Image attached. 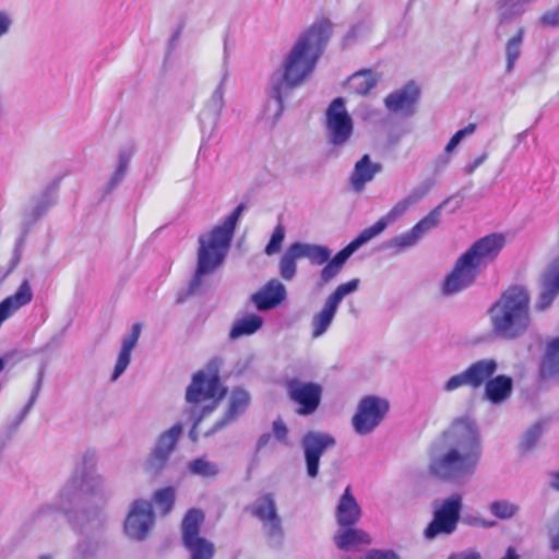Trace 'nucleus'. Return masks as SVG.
Here are the masks:
<instances>
[{"mask_svg":"<svg viewBox=\"0 0 559 559\" xmlns=\"http://www.w3.org/2000/svg\"><path fill=\"white\" fill-rule=\"evenodd\" d=\"M448 559H480V555L476 551H464L453 554Z\"/></svg>","mask_w":559,"mask_h":559,"instance_id":"53","label":"nucleus"},{"mask_svg":"<svg viewBox=\"0 0 559 559\" xmlns=\"http://www.w3.org/2000/svg\"><path fill=\"white\" fill-rule=\"evenodd\" d=\"M462 522L469 526H479V527H492L495 526V522L487 521L479 515H465L462 518Z\"/></svg>","mask_w":559,"mask_h":559,"instance_id":"48","label":"nucleus"},{"mask_svg":"<svg viewBox=\"0 0 559 559\" xmlns=\"http://www.w3.org/2000/svg\"><path fill=\"white\" fill-rule=\"evenodd\" d=\"M389 412V402L374 395L362 397L352 418V425L356 433L360 436L372 432L383 420Z\"/></svg>","mask_w":559,"mask_h":559,"instance_id":"15","label":"nucleus"},{"mask_svg":"<svg viewBox=\"0 0 559 559\" xmlns=\"http://www.w3.org/2000/svg\"><path fill=\"white\" fill-rule=\"evenodd\" d=\"M331 250L326 246L296 241L290 243L278 262V274L285 281H292L297 274V261L307 259L311 264L323 265L319 273V286L324 287L334 281L342 269L330 261Z\"/></svg>","mask_w":559,"mask_h":559,"instance_id":"6","label":"nucleus"},{"mask_svg":"<svg viewBox=\"0 0 559 559\" xmlns=\"http://www.w3.org/2000/svg\"><path fill=\"white\" fill-rule=\"evenodd\" d=\"M4 368V359L0 358V371Z\"/></svg>","mask_w":559,"mask_h":559,"instance_id":"62","label":"nucleus"},{"mask_svg":"<svg viewBox=\"0 0 559 559\" xmlns=\"http://www.w3.org/2000/svg\"><path fill=\"white\" fill-rule=\"evenodd\" d=\"M504 243L506 239L500 234H491L474 242L443 280L442 295L452 296L471 287L481 271L498 257Z\"/></svg>","mask_w":559,"mask_h":559,"instance_id":"4","label":"nucleus"},{"mask_svg":"<svg viewBox=\"0 0 559 559\" xmlns=\"http://www.w3.org/2000/svg\"><path fill=\"white\" fill-rule=\"evenodd\" d=\"M326 129L334 146L344 145L353 134V120L341 97L332 100L326 110Z\"/></svg>","mask_w":559,"mask_h":559,"instance_id":"16","label":"nucleus"},{"mask_svg":"<svg viewBox=\"0 0 559 559\" xmlns=\"http://www.w3.org/2000/svg\"><path fill=\"white\" fill-rule=\"evenodd\" d=\"M131 157L132 152L128 148L121 150L119 152L116 170L105 186V191L107 193H110L122 182L123 178L126 177Z\"/></svg>","mask_w":559,"mask_h":559,"instance_id":"36","label":"nucleus"},{"mask_svg":"<svg viewBox=\"0 0 559 559\" xmlns=\"http://www.w3.org/2000/svg\"><path fill=\"white\" fill-rule=\"evenodd\" d=\"M99 515H100V511H95V512H94V516H95L97 520H98Z\"/></svg>","mask_w":559,"mask_h":559,"instance_id":"63","label":"nucleus"},{"mask_svg":"<svg viewBox=\"0 0 559 559\" xmlns=\"http://www.w3.org/2000/svg\"><path fill=\"white\" fill-rule=\"evenodd\" d=\"M335 444V438L325 432L308 431L304 435L300 445L305 455L307 475L310 478L318 476L321 456Z\"/></svg>","mask_w":559,"mask_h":559,"instance_id":"17","label":"nucleus"},{"mask_svg":"<svg viewBox=\"0 0 559 559\" xmlns=\"http://www.w3.org/2000/svg\"><path fill=\"white\" fill-rule=\"evenodd\" d=\"M361 28H362L361 24H357V25H354L353 27H350V29L345 35V38H344L345 43L347 44L350 40L355 39Z\"/></svg>","mask_w":559,"mask_h":559,"instance_id":"55","label":"nucleus"},{"mask_svg":"<svg viewBox=\"0 0 559 559\" xmlns=\"http://www.w3.org/2000/svg\"><path fill=\"white\" fill-rule=\"evenodd\" d=\"M543 433V427L540 424H535L526 430L524 433L521 445L525 450L533 449Z\"/></svg>","mask_w":559,"mask_h":559,"instance_id":"43","label":"nucleus"},{"mask_svg":"<svg viewBox=\"0 0 559 559\" xmlns=\"http://www.w3.org/2000/svg\"><path fill=\"white\" fill-rule=\"evenodd\" d=\"M44 374H45V368H40L39 371H38V374H37L36 383L34 385L33 392L31 394V397L33 400H37V396H38V394L40 392V389H41V384H43V380H44Z\"/></svg>","mask_w":559,"mask_h":559,"instance_id":"52","label":"nucleus"},{"mask_svg":"<svg viewBox=\"0 0 559 559\" xmlns=\"http://www.w3.org/2000/svg\"><path fill=\"white\" fill-rule=\"evenodd\" d=\"M491 332L501 340H515L526 333L531 324L530 296L525 288L507 289L489 310Z\"/></svg>","mask_w":559,"mask_h":559,"instance_id":"5","label":"nucleus"},{"mask_svg":"<svg viewBox=\"0 0 559 559\" xmlns=\"http://www.w3.org/2000/svg\"><path fill=\"white\" fill-rule=\"evenodd\" d=\"M475 124L469 123L465 128L459 130L454 133V135L450 139L448 144L445 145L444 153L450 154L452 151L455 150V147L461 143V141L467 136L474 133L475 131Z\"/></svg>","mask_w":559,"mask_h":559,"instance_id":"44","label":"nucleus"},{"mask_svg":"<svg viewBox=\"0 0 559 559\" xmlns=\"http://www.w3.org/2000/svg\"><path fill=\"white\" fill-rule=\"evenodd\" d=\"M481 457L477 426L468 416L455 418L431 445L428 471L445 481L471 478Z\"/></svg>","mask_w":559,"mask_h":559,"instance_id":"1","label":"nucleus"},{"mask_svg":"<svg viewBox=\"0 0 559 559\" xmlns=\"http://www.w3.org/2000/svg\"><path fill=\"white\" fill-rule=\"evenodd\" d=\"M56 203L55 188L48 187L34 197L23 210V224L26 227L38 222Z\"/></svg>","mask_w":559,"mask_h":559,"instance_id":"23","label":"nucleus"},{"mask_svg":"<svg viewBox=\"0 0 559 559\" xmlns=\"http://www.w3.org/2000/svg\"><path fill=\"white\" fill-rule=\"evenodd\" d=\"M228 75V69L224 67L218 85L213 91L199 116L202 133L206 134L209 139L214 134L225 107V91Z\"/></svg>","mask_w":559,"mask_h":559,"instance_id":"18","label":"nucleus"},{"mask_svg":"<svg viewBox=\"0 0 559 559\" xmlns=\"http://www.w3.org/2000/svg\"><path fill=\"white\" fill-rule=\"evenodd\" d=\"M525 31L519 27L516 33L506 43V71L511 72L522 51Z\"/></svg>","mask_w":559,"mask_h":559,"instance_id":"35","label":"nucleus"},{"mask_svg":"<svg viewBox=\"0 0 559 559\" xmlns=\"http://www.w3.org/2000/svg\"><path fill=\"white\" fill-rule=\"evenodd\" d=\"M488 158V153L484 152L479 156H477L473 162L468 163L464 166V173L466 175H472L480 165L485 163Z\"/></svg>","mask_w":559,"mask_h":559,"instance_id":"50","label":"nucleus"},{"mask_svg":"<svg viewBox=\"0 0 559 559\" xmlns=\"http://www.w3.org/2000/svg\"><path fill=\"white\" fill-rule=\"evenodd\" d=\"M379 78L371 70H361L347 80L348 90L358 95H367L376 86Z\"/></svg>","mask_w":559,"mask_h":559,"instance_id":"32","label":"nucleus"},{"mask_svg":"<svg viewBox=\"0 0 559 559\" xmlns=\"http://www.w3.org/2000/svg\"><path fill=\"white\" fill-rule=\"evenodd\" d=\"M142 326L140 323H135L132 326L131 333L126 336L122 341V345L115 365V369L111 376V381H116L128 368L131 360V353L135 347Z\"/></svg>","mask_w":559,"mask_h":559,"instance_id":"29","label":"nucleus"},{"mask_svg":"<svg viewBox=\"0 0 559 559\" xmlns=\"http://www.w3.org/2000/svg\"><path fill=\"white\" fill-rule=\"evenodd\" d=\"M53 512V508L51 506L43 507L38 510L36 518L40 520L43 516L51 514Z\"/></svg>","mask_w":559,"mask_h":559,"instance_id":"58","label":"nucleus"},{"mask_svg":"<svg viewBox=\"0 0 559 559\" xmlns=\"http://www.w3.org/2000/svg\"><path fill=\"white\" fill-rule=\"evenodd\" d=\"M287 390L290 400L299 405L297 411L299 415H310L316 412L322 394L320 384L293 379L288 381Z\"/></svg>","mask_w":559,"mask_h":559,"instance_id":"21","label":"nucleus"},{"mask_svg":"<svg viewBox=\"0 0 559 559\" xmlns=\"http://www.w3.org/2000/svg\"><path fill=\"white\" fill-rule=\"evenodd\" d=\"M371 239L373 238L370 236V234L364 229L345 248L338 251L333 258H330V261L343 270L350 255Z\"/></svg>","mask_w":559,"mask_h":559,"instance_id":"34","label":"nucleus"},{"mask_svg":"<svg viewBox=\"0 0 559 559\" xmlns=\"http://www.w3.org/2000/svg\"><path fill=\"white\" fill-rule=\"evenodd\" d=\"M382 170L380 163H373L368 154H365L359 160L356 162L354 169L349 177V185L353 191L359 193L365 189V186L372 181L377 174Z\"/></svg>","mask_w":559,"mask_h":559,"instance_id":"26","label":"nucleus"},{"mask_svg":"<svg viewBox=\"0 0 559 559\" xmlns=\"http://www.w3.org/2000/svg\"><path fill=\"white\" fill-rule=\"evenodd\" d=\"M359 284V278H353L349 282L340 284L335 288V290L328 296L323 305V308L312 317L311 336L313 338L322 336L328 331L331 323L333 322V319L337 312L338 306L341 305L342 300L346 296L355 293L358 289Z\"/></svg>","mask_w":559,"mask_h":559,"instance_id":"14","label":"nucleus"},{"mask_svg":"<svg viewBox=\"0 0 559 559\" xmlns=\"http://www.w3.org/2000/svg\"><path fill=\"white\" fill-rule=\"evenodd\" d=\"M103 485V477L92 468L85 465L76 467L60 492L58 510L68 515L70 521H76L79 525L83 526L85 524L84 520L73 518L71 513L74 512L85 495L100 490Z\"/></svg>","mask_w":559,"mask_h":559,"instance_id":"7","label":"nucleus"},{"mask_svg":"<svg viewBox=\"0 0 559 559\" xmlns=\"http://www.w3.org/2000/svg\"><path fill=\"white\" fill-rule=\"evenodd\" d=\"M333 542L340 550H352L362 545H370L371 537L368 533L353 526L341 527L335 532Z\"/></svg>","mask_w":559,"mask_h":559,"instance_id":"28","label":"nucleus"},{"mask_svg":"<svg viewBox=\"0 0 559 559\" xmlns=\"http://www.w3.org/2000/svg\"><path fill=\"white\" fill-rule=\"evenodd\" d=\"M549 538H550V548L552 551L559 550V509L554 520V523L549 526L548 530Z\"/></svg>","mask_w":559,"mask_h":559,"instance_id":"46","label":"nucleus"},{"mask_svg":"<svg viewBox=\"0 0 559 559\" xmlns=\"http://www.w3.org/2000/svg\"><path fill=\"white\" fill-rule=\"evenodd\" d=\"M336 522L341 527L354 526L361 516V509L347 487L336 507Z\"/></svg>","mask_w":559,"mask_h":559,"instance_id":"27","label":"nucleus"},{"mask_svg":"<svg viewBox=\"0 0 559 559\" xmlns=\"http://www.w3.org/2000/svg\"><path fill=\"white\" fill-rule=\"evenodd\" d=\"M12 24L11 14L5 10H0V38L10 32Z\"/></svg>","mask_w":559,"mask_h":559,"instance_id":"49","label":"nucleus"},{"mask_svg":"<svg viewBox=\"0 0 559 559\" xmlns=\"http://www.w3.org/2000/svg\"><path fill=\"white\" fill-rule=\"evenodd\" d=\"M360 559H401V557L391 549H369Z\"/></svg>","mask_w":559,"mask_h":559,"instance_id":"45","label":"nucleus"},{"mask_svg":"<svg viewBox=\"0 0 559 559\" xmlns=\"http://www.w3.org/2000/svg\"><path fill=\"white\" fill-rule=\"evenodd\" d=\"M543 370L550 374L559 372V336L552 340L547 347Z\"/></svg>","mask_w":559,"mask_h":559,"instance_id":"38","label":"nucleus"},{"mask_svg":"<svg viewBox=\"0 0 559 559\" xmlns=\"http://www.w3.org/2000/svg\"><path fill=\"white\" fill-rule=\"evenodd\" d=\"M501 559H519V556L516 555L514 548L509 547Z\"/></svg>","mask_w":559,"mask_h":559,"instance_id":"61","label":"nucleus"},{"mask_svg":"<svg viewBox=\"0 0 559 559\" xmlns=\"http://www.w3.org/2000/svg\"><path fill=\"white\" fill-rule=\"evenodd\" d=\"M272 429H273L274 437L276 438L277 441H280L282 443L287 442L288 429H287L285 423L281 418H277L273 421Z\"/></svg>","mask_w":559,"mask_h":559,"instance_id":"47","label":"nucleus"},{"mask_svg":"<svg viewBox=\"0 0 559 559\" xmlns=\"http://www.w3.org/2000/svg\"><path fill=\"white\" fill-rule=\"evenodd\" d=\"M498 364L495 359H480L469 365L465 370L469 379V386L478 389L491 379L497 371Z\"/></svg>","mask_w":559,"mask_h":559,"instance_id":"30","label":"nucleus"},{"mask_svg":"<svg viewBox=\"0 0 559 559\" xmlns=\"http://www.w3.org/2000/svg\"><path fill=\"white\" fill-rule=\"evenodd\" d=\"M462 386H469V379L466 370L450 377L442 385V391L451 393Z\"/></svg>","mask_w":559,"mask_h":559,"instance_id":"42","label":"nucleus"},{"mask_svg":"<svg viewBox=\"0 0 559 559\" xmlns=\"http://www.w3.org/2000/svg\"><path fill=\"white\" fill-rule=\"evenodd\" d=\"M39 559H51V558L49 556L44 555V556H40Z\"/></svg>","mask_w":559,"mask_h":559,"instance_id":"64","label":"nucleus"},{"mask_svg":"<svg viewBox=\"0 0 559 559\" xmlns=\"http://www.w3.org/2000/svg\"><path fill=\"white\" fill-rule=\"evenodd\" d=\"M286 295L285 286L277 280H271L251 296V301L260 311H265L277 307Z\"/></svg>","mask_w":559,"mask_h":559,"instance_id":"25","label":"nucleus"},{"mask_svg":"<svg viewBox=\"0 0 559 559\" xmlns=\"http://www.w3.org/2000/svg\"><path fill=\"white\" fill-rule=\"evenodd\" d=\"M285 226L283 224H277L271 235L267 245L264 248V253L269 257L278 253L285 239Z\"/></svg>","mask_w":559,"mask_h":559,"instance_id":"40","label":"nucleus"},{"mask_svg":"<svg viewBox=\"0 0 559 559\" xmlns=\"http://www.w3.org/2000/svg\"><path fill=\"white\" fill-rule=\"evenodd\" d=\"M450 163L449 154H443L436 162L437 169H444Z\"/></svg>","mask_w":559,"mask_h":559,"instance_id":"57","label":"nucleus"},{"mask_svg":"<svg viewBox=\"0 0 559 559\" xmlns=\"http://www.w3.org/2000/svg\"><path fill=\"white\" fill-rule=\"evenodd\" d=\"M270 440H271L270 433L266 432V433L261 435L257 441L255 450L259 452L262 449H264L267 445V443L270 442Z\"/></svg>","mask_w":559,"mask_h":559,"instance_id":"56","label":"nucleus"},{"mask_svg":"<svg viewBox=\"0 0 559 559\" xmlns=\"http://www.w3.org/2000/svg\"><path fill=\"white\" fill-rule=\"evenodd\" d=\"M419 95V87L414 82H409L402 88L390 93L384 98V106L392 114L411 117L416 111Z\"/></svg>","mask_w":559,"mask_h":559,"instance_id":"22","label":"nucleus"},{"mask_svg":"<svg viewBox=\"0 0 559 559\" xmlns=\"http://www.w3.org/2000/svg\"><path fill=\"white\" fill-rule=\"evenodd\" d=\"M36 400H33L32 397H29L27 404L23 407V409L21 411V420H23L26 415L28 414V412L31 411V408L33 407L34 403H35Z\"/></svg>","mask_w":559,"mask_h":559,"instance_id":"59","label":"nucleus"},{"mask_svg":"<svg viewBox=\"0 0 559 559\" xmlns=\"http://www.w3.org/2000/svg\"><path fill=\"white\" fill-rule=\"evenodd\" d=\"M154 523V513L151 502L135 500L124 522L126 534L133 539L142 540L147 536Z\"/></svg>","mask_w":559,"mask_h":559,"instance_id":"20","label":"nucleus"},{"mask_svg":"<svg viewBox=\"0 0 559 559\" xmlns=\"http://www.w3.org/2000/svg\"><path fill=\"white\" fill-rule=\"evenodd\" d=\"M430 187H420L412 190L406 197L397 201L390 211L381 216L373 225L366 228L372 238L382 234L390 225L401 219L408 210L417 204L429 191Z\"/></svg>","mask_w":559,"mask_h":559,"instance_id":"19","label":"nucleus"},{"mask_svg":"<svg viewBox=\"0 0 559 559\" xmlns=\"http://www.w3.org/2000/svg\"><path fill=\"white\" fill-rule=\"evenodd\" d=\"M513 382L508 376H497L486 382L485 396L493 404H500L512 393Z\"/></svg>","mask_w":559,"mask_h":559,"instance_id":"31","label":"nucleus"},{"mask_svg":"<svg viewBox=\"0 0 559 559\" xmlns=\"http://www.w3.org/2000/svg\"><path fill=\"white\" fill-rule=\"evenodd\" d=\"M489 510L496 518L500 520H509L519 512L520 508L518 504L503 499L491 502Z\"/></svg>","mask_w":559,"mask_h":559,"instance_id":"39","label":"nucleus"},{"mask_svg":"<svg viewBox=\"0 0 559 559\" xmlns=\"http://www.w3.org/2000/svg\"><path fill=\"white\" fill-rule=\"evenodd\" d=\"M463 507L462 497L452 495L444 499L441 507L433 512V518L424 531V537L432 540L438 536H449L456 531Z\"/></svg>","mask_w":559,"mask_h":559,"instance_id":"12","label":"nucleus"},{"mask_svg":"<svg viewBox=\"0 0 559 559\" xmlns=\"http://www.w3.org/2000/svg\"><path fill=\"white\" fill-rule=\"evenodd\" d=\"M204 513L200 509H190L181 522L182 545L189 551L190 559H213L214 544L200 535Z\"/></svg>","mask_w":559,"mask_h":559,"instance_id":"10","label":"nucleus"},{"mask_svg":"<svg viewBox=\"0 0 559 559\" xmlns=\"http://www.w3.org/2000/svg\"><path fill=\"white\" fill-rule=\"evenodd\" d=\"M449 202L450 199H445L418 223H416L409 230L396 235L388 240L385 248L394 250L395 253H401L417 246L420 239H423L427 234H429L440 224L441 211Z\"/></svg>","mask_w":559,"mask_h":559,"instance_id":"13","label":"nucleus"},{"mask_svg":"<svg viewBox=\"0 0 559 559\" xmlns=\"http://www.w3.org/2000/svg\"><path fill=\"white\" fill-rule=\"evenodd\" d=\"M182 31H183V25H178L177 28L175 29V32L173 33L169 41H168V49L169 50H173L176 47L177 41H178V39L180 38V36L182 34Z\"/></svg>","mask_w":559,"mask_h":559,"instance_id":"54","label":"nucleus"},{"mask_svg":"<svg viewBox=\"0 0 559 559\" xmlns=\"http://www.w3.org/2000/svg\"><path fill=\"white\" fill-rule=\"evenodd\" d=\"M188 469L191 474L201 477H216L219 468L216 463L209 461L205 456L197 457L189 462Z\"/></svg>","mask_w":559,"mask_h":559,"instance_id":"37","label":"nucleus"},{"mask_svg":"<svg viewBox=\"0 0 559 559\" xmlns=\"http://www.w3.org/2000/svg\"><path fill=\"white\" fill-rule=\"evenodd\" d=\"M246 210L240 203L218 225L199 237L197 267L188 285L187 296L203 295L210 288L211 275L224 263L235 234L237 223Z\"/></svg>","mask_w":559,"mask_h":559,"instance_id":"3","label":"nucleus"},{"mask_svg":"<svg viewBox=\"0 0 559 559\" xmlns=\"http://www.w3.org/2000/svg\"><path fill=\"white\" fill-rule=\"evenodd\" d=\"M550 476L552 477V481L550 483V487L559 491V472H552L550 473Z\"/></svg>","mask_w":559,"mask_h":559,"instance_id":"60","label":"nucleus"},{"mask_svg":"<svg viewBox=\"0 0 559 559\" xmlns=\"http://www.w3.org/2000/svg\"><path fill=\"white\" fill-rule=\"evenodd\" d=\"M332 33L329 21H319L304 31L283 59L282 67L274 70L265 87L267 96L277 104V115L284 100L312 74Z\"/></svg>","mask_w":559,"mask_h":559,"instance_id":"2","label":"nucleus"},{"mask_svg":"<svg viewBox=\"0 0 559 559\" xmlns=\"http://www.w3.org/2000/svg\"><path fill=\"white\" fill-rule=\"evenodd\" d=\"M226 393V389L222 386L217 372L206 373L198 371L193 374L192 381L186 391V400L190 404H197L201 401L212 400V403L205 405L200 415L194 419L193 428H195L202 419L211 414L217 406L219 400ZM190 437L194 440V429L190 431Z\"/></svg>","mask_w":559,"mask_h":559,"instance_id":"8","label":"nucleus"},{"mask_svg":"<svg viewBox=\"0 0 559 559\" xmlns=\"http://www.w3.org/2000/svg\"><path fill=\"white\" fill-rule=\"evenodd\" d=\"M182 432V425L177 423L157 437L144 462V469L147 474L157 476L166 468Z\"/></svg>","mask_w":559,"mask_h":559,"instance_id":"11","label":"nucleus"},{"mask_svg":"<svg viewBox=\"0 0 559 559\" xmlns=\"http://www.w3.org/2000/svg\"><path fill=\"white\" fill-rule=\"evenodd\" d=\"M247 510L261 522L269 546L280 548L284 539V530L274 496L272 493L262 495Z\"/></svg>","mask_w":559,"mask_h":559,"instance_id":"9","label":"nucleus"},{"mask_svg":"<svg viewBox=\"0 0 559 559\" xmlns=\"http://www.w3.org/2000/svg\"><path fill=\"white\" fill-rule=\"evenodd\" d=\"M153 499L154 502L162 508L163 513L167 514L175 503V489L173 487L158 489L155 491Z\"/></svg>","mask_w":559,"mask_h":559,"instance_id":"41","label":"nucleus"},{"mask_svg":"<svg viewBox=\"0 0 559 559\" xmlns=\"http://www.w3.org/2000/svg\"><path fill=\"white\" fill-rule=\"evenodd\" d=\"M542 22L546 25L559 26V7L554 11L545 13L542 16Z\"/></svg>","mask_w":559,"mask_h":559,"instance_id":"51","label":"nucleus"},{"mask_svg":"<svg viewBox=\"0 0 559 559\" xmlns=\"http://www.w3.org/2000/svg\"><path fill=\"white\" fill-rule=\"evenodd\" d=\"M250 394L242 388H236L231 391L228 399V405L223 417L215 423L210 433L216 432L228 424L235 421L240 415H242L250 405Z\"/></svg>","mask_w":559,"mask_h":559,"instance_id":"24","label":"nucleus"},{"mask_svg":"<svg viewBox=\"0 0 559 559\" xmlns=\"http://www.w3.org/2000/svg\"><path fill=\"white\" fill-rule=\"evenodd\" d=\"M263 325V319L258 314H248L241 319L235 321L233 328L229 331V337L237 340L245 335L254 334Z\"/></svg>","mask_w":559,"mask_h":559,"instance_id":"33","label":"nucleus"}]
</instances>
